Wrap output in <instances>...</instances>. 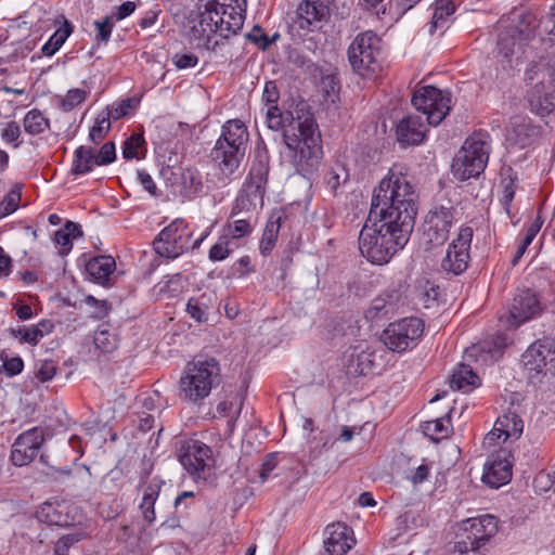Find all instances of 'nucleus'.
<instances>
[{
    "label": "nucleus",
    "mask_w": 555,
    "mask_h": 555,
    "mask_svg": "<svg viewBox=\"0 0 555 555\" xmlns=\"http://www.w3.org/2000/svg\"><path fill=\"white\" fill-rule=\"evenodd\" d=\"M417 195L402 172L391 168L373 191L371 208L359 234L363 257L387 263L408 243L417 215Z\"/></svg>",
    "instance_id": "f257e3e1"
},
{
    "label": "nucleus",
    "mask_w": 555,
    "mask_h": 555,
    "mask_svg": "<svg viewBox=\"0 0 555 555\" xmlns=\"http://www.w3.org/2000/svg\"><path fill=\"white\" fill-rule=\"evenodd\" d=\"M267 124L271 130H283V141L298 172H314L323 158L321 133L306 103L282 113L278 105L268 107Z\"/></svg>",
    "instance_id": "f03ea898"
},
{
    "label": "nucleus",
    "mask_w": 555,
    "mask_h": 555,
    "mask_svg": "<svg viewBox=\"0 0 555 555\" xmlns=\"http://www.w3.org/2000/svg\"><path fill=\"white\" fill-rule=\"evenodd\" d=\"M412 104L426 116L427 124L420 115H409L402 118L396 128V137L402 145L421 144L428 130L427 125H439L451 109L450 94L426 86L414 92Z\"/></svg>",
    "instance_id": "7ed1b4c3"
},
{
    "label": "nucleus",
    "mask_w": 555,
    "mask_h": 555,
    "mask_svg": "<svg viewBox=\"0 0 555 555\" xmlns=\"http://www.w3.org/2000/svg\"><path fill=\"white\" fill-rule=\"evenodd\" d=\"M245 12L246 0H201L188 18L190 33L194 39L211 33L229 38L243 27Z\"/></svg>",
    "instance_id": "20e7f679"
},
{
    "label": "nucleus",
    "mask_w": 555,
    "mask_h": 555,
    "mask_svg": "<svg viewBox=\"0 0 555 555\" xmlns=\"http://www.w3.org/2000/svg\"><path fill=\"white\" fill-rule=\"evenodd\" d=\"M222 383L221 365L215 357L198 356L188 362L179 379V398L199 404Z\"/></svg>",
    "instance_id": "39448f33"
},
{
    "label": "nucleus",
    "mask_w": 555,
    "mask_h": 555,
    "mask_svg": "<svg viewBox=\"0 0 555 555\" xmlns=\"http://www.w3.org/2000/svg\"><path fill=\"white\" fill-rule=\"evenodd\" d=\"M249 141L246 125L240 119H230L221 127L210 156L225 176L235 172L245 157Z\"/></svg>",
    "instance_id": "423d86ee"
},
{
    "label": "nucleus",
    "mask_w": 555,
    "mask_h": 555,
    "mask_svg": "<svg viewBox=\"0 0 555 555\" xmlns=\"http://www.w3.org/2000/svg\"><path fill=\"white\" fill-rule=\"evenodd\" d=\"M268 175L267 160L258 159L253 163L248 177L233 204L231 217L244 215V217L256 218L257 210L263 205Z\"/></svg>",
    "instance_id": "0eeeda50"
},
{
    "label": "nucleus",
    "mask_w": 555,
    "mask_h": 555,
    "mask_svg": "<svg viewBox=\"0 0 555 555\" xmlns=\"http://www.w3.org/2000/svg\"><path fill=\"white\" fill-rule=\"evenodd\" d=\"M526 79L537 80L528 93L532 112L548 115L555 111V69L546 65H533L526 72Z\"/></svg>",
    "instance_id": "6e6552de"
},
{
    "label": "nucleus",
    "mask_w": 555,
    "mask_h": 555,
    "mask_svg": "<svg viewBox=\"0 0 555 555\" xmlns=\"http://www.w3.org/2000/svg\"><path fill=\"white\" fill-rule=\"evenodd\" d=\"M380 39L373 31L359 34L348 48V61L354 73L369 78L379 68Z\"/></svg>",
    "instance_id": "1a4fd4ad"
},
{
    "label": "nucleus",
    "mask_w": 555,
    "mask_h": 555,
    "mask_svg": "<svg viewBox=\"0 0 555 555\" xmlns=\"http://www.w3.org/2000/svg\"><path fill=\"white\" fill-rule=\"evenodd\" d=\"M456 206L449 198L439 199L428 211L424 223V238L428 245H443L456 221Z\"/></svg>",
    "instance_id": "9d476101"
},
{
    "label": "nucleus",
    "mask_w": 555,
    "mask_h": 555,
    "mask_svg": "<svg viewBox=\"0 0 555 555\" xmlns=\"http://www.w3.org/2000/svg\"><path fill=\"white\" fill-rule=\"evenodd\" d=\"M464 537L454 545L456 555H485L481 547L498 532V521L492 515H482L464 522Z\"/></svg>",
    "instance_id": "9b49d317"
},
{
    "label": "nucleus",
    "mask_w": 555,
    "mask_h": 555,
    "mask_svg": "<svg viewBox=\"0 0 555 555\" xmlns=\"http://www.w3.org/2000/svg\"><path fill=\"white\" fill-rule=\"evenodd\" d=\"M178 460L196 482L206 481L212 469V451L199 440H189L181 444Z\"/></svg>",
    "instance_id": "f8f14e48"
},
{
    "label": "nucleus",
    "mask_w": 555,
    "mask_h": 555,
    "mask_svg": "<svg viewBox=\"0 0 555 555\" xmlns=\"http://www.w3.org/2000/svg\"><path fill=\"white\" fill-rule=\"evenodd\" d=\"M522 363L529 378H539L550 372L555 375V341L542 338L532 343L522 354Z\"/></svg>",
    "instance_id": "ddd939ff"
},
{
    "label": "nucleus",
    "mask_w": 555,
    "mask_h": 555,
    "mask_svg": "<svg viewBox=\"0 0 555 555\" xmlns=\"http://www.w3.org/2000/svg\"><path fill=\"white\" fill-rule=\"evenodd\" d=\"M424 331L423 321L418 318H405L390 323L383 332L382 340L392 351H405L417 340Z\"/></svg>",
    "instance_id": "4468645a"
},
{
    "label": "nucleus",
    "mask_w": 555,
    "mask_h": 555,
    "mask_svg": "<svg viewBox=\"0 0 555 555\" xmlns=\"http://www.w3.org/2000/svg\"><path fill=\"white\" fill-rule=\"evenodd\" d=\"M473 234L474 231L470 227L460 229L457 236L450 243L447 254L441 261L443 271L459 275L468 268Z\"/></svg>",
    "instance_id": "2eb2a0df"
},
{
    "label": "nucleus",
    "mask_w": 555,
    "mask_h": 555,
    "mask_svg": "<svg viewBox=\"0 0 555 555\" xmlns=\"http://www.w3.org/2000/svg\"><path fill=\"white\" fill-rule=\"evenodd\" d=\"M44 442V431L41 427H33L17 436L12 444L10 459L15 466H25L38 455Z\"/></svg>",
    "instance_id": "dca6fc26"
},
{
    "label": "nucleus",
    "mask_w": 555,
    "mask_h": 555,
    "mask_svg": "<svg viewBox=\"0 0 555 555\" xmlns=\"http://www.w3.org/2000/svg\"><path fill=\"white\" fill-rule=\"evenodd\" d=\"M330 0H302L294 18V26L309 33L319 30L330 17Z\"/></svg>",
    "instance_id": "f3484780"
},
{
    "label": "nucleus",
    "mask_w": 555,
    "mask_h": 555,
    "mask_svg": "<svg viewBox=\"0 0 555 555\" xmlns=\"http://www.w3.org/2000/svg\"><path fill=\"white\" fill-rule=\"evenodd\" d=\"M541 311L540 302L535 294L529 289L517 294L509 309L511 325L519 326L521 323L534 318Z\"/></svg>",
    "instance_id": "a211bd4d"
},
{
    "label": "nucleus",
    "mask_w": 555,
    "mask_h": 555,
    "mask_svg": "<svg viewBox=\"0 0 555 555\" xmlns=\"http://www.w3.org/2000/svg\"><path fill=\"white\" fill-rule=\"evenodd\" d=\"M326 534L324 541L326 555H345L356 542L351 528L341 522L327 526Z\"/></svg>",
    "instance_id": "6ab92c4d"
},
{
    "label": "nucleus",
    "mask_w": 555,
    "mask_h": 555,
    "mask_svg": "<svg viewBox=\"0 0 555 555\" xmlns=\"http://www.w3.org/2000/svg\"><path fill=\"white\" fill-rule=\"evenodd\" d=\"M539 23L535 14L532 12H521L517 15V24L511 25L501 31V47L506 51L508 41H513V37L521 39L526 44L534 38Z\"/></svg>",
    "instance_id": "aec40b11"
},
{
    "label": "nucleus",
    "mask_w": 555,
    "mask_h": 555,
    "mask_svg": "<svg viewBox=\"0 0 555 555\" xmlns=\"http://www.w3.org/2000/svg\"><path fill=\"white\" fill-rule=\"evenodd\" d=\"M512 478V464L504 452L493 456L485 465L482 481L491 488H500Z\"/></svg>",
    "instance_id": "412c9836"
},
{
    "label": "nucleus",
    "mask_w": 555,
    "mask_h": 555,
    "mask_svg": "<svg viewBox=\"0 0 555 555\" xmlns=\"http://www.w3.org/2000/svg\"><path fill=\"white\" fill-rule=\"evenodd\" d=\"M465 157L481 159V165L487 166L490 153V138L487 133L476 132L467 138L457 152Z\"/></svg>",
    "instance_id": "4be33fe9"
},
{
    "label": "nucleus",
    "mask_w": 555,
    "mask_h": 555,
    "mask_svg": "<svg viewBox=\"0 0 555 555\" xmlns=\"http://www.w3.org/2000/svg\"><path fill=\"white\" fill-rule=\"evenodd\" d=\"M465 157L481 159V165L487 166L490 153V138L487 133L476 132L467 138L457 152Z\"/></svg>",
    "instance_id": "5701e85b"
},
{
    "label": "nucleus",
    "mask_w": 555,
    "mask_h": 555,
    "mask_svg": "<svg viewBox=\"0 0 555 555\" xmlns=\"http://www.w3.org/2000/svg\"><path fill=\"white\" fill-rule=\"evenodd\" d=\"M486 167L481 165V159L476 160L457 153L452 162V173L454 178L460 181H465L470 178H477L483 172Z\"/></svg>",
    "instance_id": "b1692460"
},
{
    "label": "nucleus",
    "mask_w": 555,
    "mask_h": 555,
    "mask_svg": "<svg viewBox=\"0 0 555 555\" xmlns=\"http://www.w3.org/2000/svg\"><path fill=\"white\" fill-rule=\"evenodd\" d=\"M115 268L116 262L112 256H99L91 259L86 264L87 273L94 282L101 285H104L108 281Z\"/></svg>",
    "instance_id": "393cba45"
},
{
    "label": "nucleus",
    "mask_w": 555,
    "mask_h": 555,
    "mask_svg": "<svg viewBox=\"0 0 555 555\" xmlns=\"http://www.w3.org/2000/svg\"><path fill=\"white\" fill-rule=\"evenodd\" d=\"M495 429L504 434L503 440L518 439L524 430V422L516 412L508 411L495 422Z\"/></svg>",
    "instance_id": "a878e982"
},
{
    "label": "nucleus",
    "mask_w": 555,
    "mask_h": 555,
    "mask_svg": "<svg viewBox=\"0 0 555 555\" xmlns=\"http://www.w3.org/2000/svg\"><path fill=\"white\" fill-rule=\"evenodd\" d=\"M454 12L455 4L452 0H436L428 28L429 35H434L438 29L447 28L450 17Z\"/></svg>",
    "instance_id": "bb28decb"
},
{
    "label": "nucleus",
    "mask_w": 555,
    "mask_h": 555,
    "mask_svg": "<svg viewBox=\"0 0 555 555\" xmlns=\"http://www.w3.org/2000/svg\"><path fill=\"white\" fill-rule=\"evenodd\" d=\"M479 384V377L474 373L472 367L466 364H459L454 370L450 386L452 389L470 391Z\"/></svg>",
    "instance_id": "cd10ccee"
},
{
    "label": "nucleus",
    "mask_w": 555,
    "mask_h": 555,
    "mask_svg": "<svg viewBox=\"0 0 555 555\" xmlns=\"http://www.w3.org/2000/svg\"><path fill=\"white\" fill-rule=\"evenodd\" d=\"M191 236L192 234L186 231V227L184 225L172 242H169V245L162 246L156 253L162 257L173 259L189 249Z\"/></svg>",
    "instance_id": "c85d7f7f"
},
{
    "label": "nucleus",
    "mask_w": 555,
    "mask_h": 555,
    "mask_svg": "<svg viewBox=\"0 0 555 555\" xmlns=\"http://www.w3.org/2000/svg\"><path fill=\"white\" fill-rule=\"evenodd\" d=\"M82 234L83 232L80 225L68 220L65 222L63 228L55 232L54 242L62 246L61 254L66 255L73 247L72 241L76 237L82 236Z\"/></svg>",
    "instance_id": "c756f323"
},
{
    "label": "nucleus",
    "mask_w": 555,
    "mask_h": 555,
    "mask_svg": "<svg viewBox=\"0 0 555 555\" xmlns=\"http://www.w3.org/2000/svg\"><path fill=\"white\" fill-rule=\"evenodd\" d=\"M95 152L92 147L79 146L75 151L72 173L83 175L90 172L95 164Z\"/></svg>",
    "instance_id": "7c9ffc66"
},
{
    "label": "nucleus",
    "mask_w": 555,
    "mask_h": 555,
    "mask_svg": "<svg viewBox=\"0 0 555 555\" xmlns=\"http://www.w3.org/2000/svg\"><path fill=\"white\" fill-rule=\"evenodd\" d=\"M398 300V294L396 292H386L383 295L373 299L370 308L366 311V318L374 319L379 315H386L390 313L395 304Z\"/></svg>",
    "instance_id": "2f4dec72"
},
{
    "label": "nucleus",
    "mask_w": 555,
    "mask_h": 555,
    "mask_svg": "<svg viewBox=\"0 0 555 555\" xmlns=\"http://www.w3.org/2000/svg\"><path fill=\"white\" fill-rule=\"evenodd\" d=\"M37 517L50 526L66 527L70 525V519L67 514L59 509V506L47 503L40 511L37 512Z\"/></svg>",
    "instance_id": "473e14b6"
},
{
    "label": "nucleus",
    "mask_w": 555,
    "mask_h": 555,
    "mask_svg": "<svg viewBox=\"0 0 555 555\" xmlns=\"http://www.w3.org/2000/svg\"><path fill=\"white\" fill-rule=\"evenodd\" d=\"M526 43L517 38L513 37V41H508L506 44V51H504L501 47V34L499 35L498 39V50L499 54L505 59L507 65L509 68L514 67V62L518 64L522 53H524V47Z\"/></svg>",
    "instance_id": "72a5a7b5"
},
{
    "label": "nucleus",
    "mask_w": 555,
    "mask_h": 555,
    "mask_svg": "<svg viewBox=\"0 0 555 555\" xmlns=\"http://www.w3.org/2000/svg\"><path fill=\"white\" fill-rule=\"evenodd\" d=\"M450 423L449 413L443 417L427 421L422 424V429L425 436L429 437L433 441H439L442 438L448 437L449 427L444 423Z\"/></svg>",
    "instance_id": "f704fd0d"
},
{
    "label": "nucleus",
    "mask_w": 555,
    "mask_h": 555,
    "mask_svg": "<svg viewBox=\"0 0 555 555\" xmlns=\"http://www.w3.org/2000/svg\"><path fill=\"white\" fill-rule=\"evenodd\" d=\"M280 221L281 218H278L275 220L270 218L269 221L267 222L259 244L260 251L263 256L270 254L275 245L281 227Z\"/></svg>",
    "instance_id": "c9c22d12"
},
{
    "label": "nucleus",
    "mask_w": 555,
    "mask_h": 555,
    "mask_svg": "<svg viewBox=\"0 0 555 555\" xmlns=\"http://www.w3.org/2000/svg\"><path fill=\"white\" fill-rule=\"evenodd\" d=\"M257 218L245 217L244 219L229 216L227 224L228 233L233 238L246 236L253 232Z\"/></svg>",
    "instance_id": "e433bc0d"
},
{
    "label": "nucleus",
    "mask_w": 555,
    "mask_h": 555,
    "mask_svg": "<svg viewBox=\"0 0 555 555\" xmlns=\"http://www.w3.org/2000/svg\"><path fill=\"white\" fill-rule=\"evenodd\" d=\"M159 488V483H151L146 488L142 503L140 504L143 517L149 524H152L155 520L154 505L158 496Z\"/></svg>",
    "instance_id": "4c0bfd02"
},
{
    "label": "nucleus",
    "mask_w": 555,
    "mask_h": 555,
    "mask_svg": "<svg viewBox=\"0 0 555 555\" xmlns=\"http://www.w3.org/2000/svg\"><path fill=\"white\" fill-rule=\"evenodd\" d=\"M181 185L188 197H191L203 189V182L199 172L194 168H186L181 173Z\"/></svg>",
    "instance_id": "58836bf2"
},
{
    "label": "nucleus",
    "mask_w": 555,
    "mask_h": 555,
    "mask_svg": "<svg viewBox=\"0 0 555 555\" xmlns=\"http://www.w3.org/2000/svg\"><path fill=\"white\" fill-rule=\"evenodd\" d=\"M70 33L72 26L68 22H65V27L57 29L42 46V54L46 56H52L63 46Z\"/></svg>",
    "instance_id": "ea45409f"
},
{
    "label": "nucleus",
    "mask_w": 555,
    "mask_h": 555,
    "mask_svg": "<svg viewBox=\"0 0 555 555\" xmlns=\"http://www.w3.org/2000/svg\"><path fill=\"white\" fill-rule=\"evenodd\" d=\"M186 312L198 323L207 322L209 306L206 302L205 295L190 298L186 304Z\"/></svg>",
    "instance_id": "a19ab883"
},
{
    "label": "nucleus",
    "mask_w": 555,
    "mask_h": 555,
    "mask_svg": "<svg viewBox=\"0 0 555 555\" xmlns=\"http://www.w3.org/2000/svg\"><path fill=\"white\" fill-rule=\"evenodd\" d=\"M512 134L514 135L513 139L516 144L520 147H526L532 143L533 138L537 134V129L525 121L515 122L512 127Z\"/></svg>",
    "instance_id": "79ce46f5"
},
{
    "label": "nucleus",
    "mask_w": 555,
    "mask_h": 555,
    "mask_svg": "<svg viewBox=\"0 0 555 555\" xmlns=\"http://www.w3.org/2000/svg\"><path fill=\"white\" fill-rule=\"evenodd\" d=\"M25 131L30 134H40L49 128V120L38 109L29 111L24 117Z\"/></svg>",
    "instance_id": "37998d69"
},
{
    "label": "nucleus",
    "mask_w": 555,
    "mask_h": 555,
    "mask_svg": "<svg viewBox=\"0 0 555 555\" xmlns=\"http://www.w3.org/2000/svg\"><path fill=\"white\" fill-rule=\"evenodd\" d=\"M184 225L185 224L182 219H176L168 227L162 230V232L153 242L154 250L156 251L164 245H169V242H172L176 235L182 231Z\"/></svg>",
    "instance_id": "c03bdc74"
},
{
    "label": "nucleus",
    "mask_w": 555,
    "mask_h": 555,
    "mask_svg": "<svg viewBox=\"0 0 555 555\" xmlns=\"http://www.w3.org/2000/svg\"><path fill=\"white\" fill-rule=\"evenodd\" d=\"M22 197V186L15 184L0 203V219L14 212L18 208Z\"/></svg>",
    "instance_id": "a18cd8bd"
},
{
    "label": "nucleus",
    "mask_w": 555,
    "mask_h": 555,
    "mask_svg": "<svg viewBox=\"0 0 555 555\" xmlns=\"http://www.w3.org/2000/svg\"><path fill=\"white\" fill-rule=\"evenodd\" d=\"M10 334L18 338L21 343H27L30 345H37L39 339L43 337V330L39 328V326H33L30 328H26L20 326L17 328H10Z\"/></svg>",
    "instance_id": "49530a36"
},
{
    "label": "nucleus",
    "mask_w": 555,
    "mask_h": 555,
    "mask_svg": "<svg viewBox=\"0 0 555 555\" xmlns=\"http://www.w3.org/2000/svg\"><path fill=\"white\" fill-rule=\"evenodd\" d=\"M111 129L109 118L102 112L95 119L94 126L90 129L89 139L99 144Z\"/></svg>",
    "instance_id": "de8ad7c7"
},
{
    "label": "nucleus",
    "mask_w": 555,
    "mask_h": 555,
    "mask_svg": "<svg viewBox=\"0 0 555 555\" xmlns=\"http://www.w3.org/2000/svg\"><path fill=\"white\" fill-rule=\"evenodd\" d=\"M94 345L103 352H112L117 347V338L108 330H99L94 334Z\"/></svg>",
    "instance_id": "09e8293b"
},
{
    "label": "nucleus",
    "mask_w": 555,
    "mask_h": 555,
    "mask_svg": "<svg viewBox=\"0 0 555 555\" xmlns=\"http://www.w3.org/2000/svg\"><path fill=\"white\" fill-rule=\"evenodd\" d=\"M506 177L503 179V204L508 206L514 198L515 189H516V180L517 177L514 173L512 168H507L504 173Z\"/></svg>",
    "instance_id": "8fccbe9b"
},
{
    "label": "nucleus",
    "mask_w": 555,
    "mask_h": 555,
    "mask_svg": "<svg viewBox=\"0 0 555 555\" xmlns=\"http://www.w3.org/2000/svg\"><path fill=\"white\" fill-rule=\"evenodd\" d=\"M144 144V138L142 134L134 133L129 137L122 145V156L126 159L138 158L139 153L138 150L141 145Z\"/></svg>",
    "instance_id": "3c124183"
},
{
    "label": "nucleus",
    "mask_w": 555,
    "mask_h": 555,
    "mask_svg": "<svg viewBox=\"0 0 555 555\" xmlns=\"http://www.w3.org/2000/svg\"><path fill=\"white\" fill-rule=\"evenodd\" d=\"M87 92L82 89H70L61 101V107L65 111H72L75 106L86 100Z\"/></svg>",
    "instance_id": "603ef678"
},
{
    "label": "nucleus",
    "mask_w": 555,
    "mask_h": 555,
    "mask_svg": "<svg viewBox=\"0 0 555 555\" xmlns=\"http://www.w3.org/2000/svg\"><path fill=\"white\" fill-rule=\"evenodd\" d=\"M116 158V151L114 142H106L95 154L96 166L111 164Z\"/></svg>",
    "instance_id": "864d4df0"
},
{
    "label": "nucleus",
    "mask_w": 555,
    "mask_h": 555,
    "mask_svg": "<svg viewBox=\"0 0 555 555\" xmlns=\"http://www.w3.org/2000/svg\"><path fill=\"white\" fill-rule=\"evenodd\" d=\"M3 370L8 376H14L23 371L24 362L20 357L9 358L3 352L0 354Z\"/></svg>",
    "instance_id": "5fc2aeb1"
},
{
    "label": "nucleus",
    "mask_w": 555,
    "mask_h": 555,
    "mask_svg": "<svg viewBox=\"0 0 555 555\" xmlns=\"http://www.w3.org/2000/svg\"><path fill=\"white\" fill-rule=\"evenodd\" d=\"M131 107V100L126 99L122 100L117 105L107 106L103 113L111 119H120L121 117L126 116L128 114V109Z\"/></svg>",
    "instance_id": "6e6d98bb"
},
{
    "label": "nucleus",
    "mask_w": 555,
    "mask_h": 555,
    "mask_svg": "<svg viewBox=\"0 0 555 555\" xmlns=\"http://www.w3.org/2000/svg\"><path fill=\"white\" fill-rule=\"evenodd\" d=\"M280 99V91L276 82L273 80L267 81L263 88L262 101L270 107L278 105Z\"/></svg>",
    "instance_id": "4d7b16f0"
},
{
    "label": "nucleus",
    "mask_w": 555,
    "mask_h": 555,
    "mask_svg": "<svg viewBox=\"0 0 555 555\" xmlns=\"http://www.w3.org/2000/svg\"><path fill=\"white\" fill-rule=\"evenodd\" d=\"M172 62L179 69L191 68L197 65L198 57L193 53H176Z\"/></svg>",
    "instance_id": "13d9d810"
},
{
    "label": "nucleus",
    "mask_w": 555,
    "mask_h": 555,
    "mask_svg": "<svg viewBox=\"0 0 555 555\" xmlns=\"http://www.w3.org/2000/svg\"><path fill=\"white\" fill-rule=\"evenodd\" d=\"M78 541L79 538L77 534H67L62 537L55 543L54 555H68L69 547Z\"/></svg>",
    "instance_id": "bf43d9fd"
},
{
    "label": "nucleus",
    "mask_w": 555,
    "mask_h": 555,
    "mask_svg": "<svg viewBox=\"0 0 555 555\" xmlns=\"http://www.w3.org/2000/svg\"><path fill=\"white\" fill-rule=\"evenodd\" d=\"M246 38L263 50L272 43V40L269 39L259 26H255L253 31L246 35Z\"/></svg>",
    "instance_id": "052dcab7"
},
{
    "label": "nucleus",
    "mask_w": 555,
    "mask_h": 555,
    "mask_svg": "<svg viewBox=\"0 0 555 555\" xmlns=\"http://www.w3.org/2000/svg\"><path fill=\"white\" fill-rule=\"evenodd\" d=\"M94 25L98 28V40L102 42H107L109 40L113 29L112 17L106 16L103 21H95Z\"/></svg>",
    "instance_id": "680f3d73"
},
{
    "label": "nucleus",
    "mask_w": 555,
    "mask_h": 555,
    "mask_svg": "<svg viewBox=\"0 0 555 555\" xmlns=\"http://www.w3.org/2000/svg\"><path fill=\"white\" fill-rule=\"evenodd\" d=\"M56 374V366L53 361H43L37 372V377L42 382H48Z\"/></svg>",
    "instance_id": "e2e57ef3"
},
{
    "label": "nucleus",
    "mask_w": 555,
    "mask_h": 555,
    "mask_svg": "<svg viewBox=\"0 0 555 555\" xmlns=\"http://www.w3.org/2000/svg\"><path fill=\"white\" fill-rule=\"evenodd\" d=\"M229 255L230 249L228 248V242L224 244L217 243L209 250V259L212 261L224 260Z\"/></svg>",
    "instance_id": "0e129e2a"
},
{
    "label": "nucleus",
    "mask_w": 555,
    "mask_h": 555,
    "mask_svg": "<svg viewBox=\"0 0 555 555\" xmlns=\"http://www.w3.org/2000/svg\"><path fill=\"white\" fill-rule=\"evenodd\" d=\"M542 224L543 220L541 219L540 216H537L533 222L528 227L526 234L522 238V241L525 242V246H529L532 243L533 238L541 230Z\"/></svg>",
    "instance_id": "69168bd1"
},
{
    "label": "nucleus",
    "mask_w": 555,
    "mask_h": 555,
    "mask_svg": "<svg viewBox=\"0 0 555 555\" xmlns=\"http://www.w3.org/2000/svg\"><path fill=\"white\" fill-rule=\"evenodd\" d=\"M20 134V126L15 121L8 122L2 131L3 140H5L9 143L15 142L18 139Z\"/></svg>",
    "instance_id": "338daca9"
},
{
    "label": "nucleus",
    "mask_w": 555,
    "mask_h": 555,
    "mask_svg": "<svg viewBox=\"0 0 555 555\" xmlns=\"http://www.w3.org/2000/svg\"><path fill=\"white\" fill-rule=\"evenodd\" d=\"M134 10L135 3L132 1H126L116 8V12L111 17H115L116 21H121L133 13Z\"/></svg>",
    "instance_id": "774afa93"
}]
</instances>
